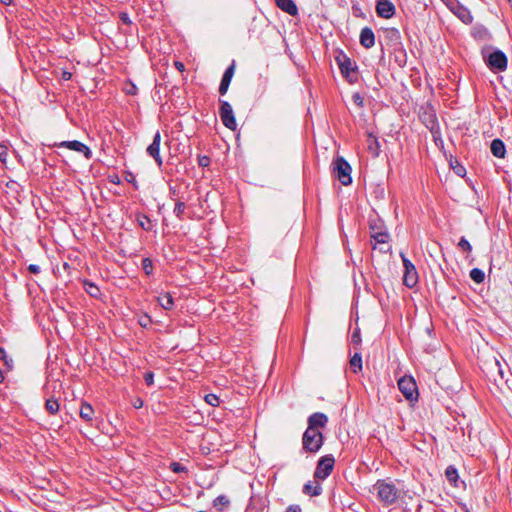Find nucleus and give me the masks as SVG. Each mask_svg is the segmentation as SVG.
<instances>
[{
    "label": "nucleus",
    "instance_id": "obj_38",
    "mask_svg": "<svg viewBox=\"0 0 512 512\" xmlns=\"http://www.w3.org/2000/svg\"><path fill=\"white\" fill-rule=\"evenodd\" d=\"M170 469L175 473H180V472L186 471V468L179 462H172L170 464Z\"/></svg>",
    "mask_w": 512,
    "mask_h": 512
},
{
    "label": "nucleus",
    "instance_id": "obj_39",
    "mask_svg": "<svg viewBox=\"0 0 512 512\" xmlns=\"http://www.w3.org/2000/svg\"><path fill=\"white\" fill-rule=\"evenodd\" d=\"M144 380L148 386L153 385L154 383V374L152 372H146L144 374Z\"/></svg>",
    "mask_w": 512,
    "mask_h": 512
},
{
    "label": "nucleus",
    "instance_id": "obj_48",
    "mask_svg": "<svg viewBox=\"0 0 512 512\" xmlns=\"http://www.w3.org/2000/svg\"><path fill=\"white\" fill-rule=\"evenodd\" d=\"M136 90H137L136 86L131 84L130 88L127 89L126 91H127L128 94H132L133 95V94L136 93Z\"/></svg>",
    "mask_w": 512,
    "mask_h": 512
},
{
    "label": "nucleus",
    "instance_id": "obj_23",
    "mask_svg": "<svg viewBox=\"0 0 512 512\" xmlns=\"http://www.w3.org/2000/svg\"><path fill=\"white\" fill-rule=\"evenodd\" d=\"M94 409L88 403H83L80 408V417L85 421H91L93 419Z\"/></svg>",
    "mask_w": 512,
    "mask_h": 512
},
{
    "label": "nucleus",
    "instance_id": "obj_27",
    "mask_svg": "<svg viewBox=\"0 0 512 512\" xmlns=\"http://www.w3.org/2000/svg\"><path fill=\"white\" fill-rule=\"evenodd\" d=\"M470 277L471 279L476 282V283H482L485 279V274L484 272L479 269V268H473L471 271H470Z\"/></svg>",
    "mask_w": 512,
    "mask_h": 512
},
{
    "label": "nucleus",
    "instance_id": "obj_10",
    "mask_svg": "<svg viewBox=\"0 0 512 512\" xmlns=\"http://www.w3.org/2000/svg\"><path fill=\"white\" fill-rule=\"evenodd\" d=\"M58 147H65L70 150L82 153L85 158L90 159L92 157V152L88 146H86L84 143L73 140V141H63L59 144H56Z\"/></svg>",
    "mask_w": 512,
    "mask_h": 512
},
{
    "label": "nucleus",
    "instance_id": "obj_26",
    "mask_svg": "<svg viewBox=\"0 0 512 512\" xmlns=\"http://www.w3.org/2000/svg\"><path fill=\"white\" fill-rule=\"evenodd\" d=\"M445 476L450 483L455 484L458 480L457 469L453 466H448L445 470Z\"/></svg>",
    "mask_w": 512,
    "mask_h": 512
},
{
    "label": "nucleus",
    "instance_id": "obj_5",
    "mask_svg": "<svg viewBox=\"0 0 512 512\" xmlns=\"http://www.w3.org/2000/svg\"><path fill=\"white\" fill-rule=\"evenodd\" d=\"M219 102H220L219 115L222 120V123L228 129L236 130L237 123H236V119L234 116L232 106L225 100L220 99Z\"/></svg>",
    "mask_w": 512,
    "mask_h": 512
},
{
    "label": "nucleus",
    "instance_id": "obj_17",
    "mask_svg": "<svg viewBox=\"0 0 512 512\" xmlns=\"http://www.w3.org/2000/svg\"><path fill=\"white\" fill-rule=\"evenodd\" d=\"M367 149L373 157H377L380 153L379 141L372 133H368L367 135Z\"/></svg>",
    "mask_w": 512,
    "mask_h": 512
},
{
    "label": "nucleus",
    "instance_id": "obj_45",
    "mask_svg": "<svg viewBox=\"0 0 512 512\" xmlns=\"http://www.w3.org/2000/svg\"><path fill=\"white\" fill-rule=\"evenodd\" d=\"M174 66H175V68H176L178 71H180V72H183V71L185 70V66H184V64H183L182 62H180V61H176V62L174 63Z\"/></svg>",
    "mask_w": 512,
    "mask_h": 512
},
{
    "label": "nucleus",
    "instance_id": "obj_34",
    "mask_svg": "<svg viewBox=\"0 0 512 512\" xmlns=\"http://www.w3.org/2000/svg\"><path fill=\"white\" fill-rule=\"evenodd\" d=\"M142 267L147 275L152 273L153 265H152V261L150 259H148V258L143 259Z\"/></svg>",
    "mask_w": 512,
    "mask_h": 512
},
{
    "label": "nucleus",
    "instance_id": "obj_29",
    "mask_svg": "<svg viewBox=\"0 0 512 512\" xmlns=\"http://www.w3.org/2000/svg\"><path fill=\"white\" fill-rule=\"evenodd\" d=\"M0 360H3L4 361V364L7 368V370H12L13 369V366H14V362L11 358H9L7 355H6V352L5 350L0 347Z\"/></svg>",
    "mask_w": 512,
    "mask_h": 512
},
{
    "label": "nucleus",
    "instance_id": "obj_49",
    "mask_svg": "<svg viewBox=\"0 0 512 512\" xmlns=\"http://www.w3.org/2000/svg\"><path fill=\"white\" fill-rule=\"evenodd\" d=\"M0 2L4 5H10L12 0H0Z\"/></svg>",
    "mask_w": 512,
    "mask_h": 512
},
{
    "label": "nucleus",
    "instance_id": "obj_36",
    "mask_svg": "<svg viewBox=\"0 0 512 512\" xmlns=\"http://www.w3.org/2000/svg\"><path fill=\"white\" fill-rule=\"evenodd\" d=\"M139 224L146 231H149L151 229V221L147 216H142L139 219Z\"/></svg>",
    "mask_w": 512,
    "mask_h": 512
},
{
    "label": "nucleus",
    "instance_id": "obj_11",
    "mask_svg": "<svg viewBox=\"0 0 512 512\" xmlns=\"http://www.w3.org/2000/svg\"><path fill=\"white\" fill-rule=\"evenodd\" d=\"M160 143H161V135L160 132L157 131L153 137L152 143L147 147V153L151 156L158 166H161L163 161L160 155Z\"/></svg>",
    "mask_w": 512,
    "mask_h": 512
},
{
    "label": "nucleus",
    "instance_id": "obj_51",
    "mask_svg": "<svg viewBox=\"0 0 512 512\" xmlns=\"http://www.w3.org/2000/svg\"><path fill=\"white\" fill-rule=\"evenodd\" d=\"M464 171V168L462 166H460L457 170H456V173L458 175H460L462 172Z\"/></svg>",
    "mask_w": 512,
    "mask_h": 512
},
{
    "label": "nucleus",
    "instance_id": "obj_42",
    "mask_svg": "<svg viewBox=\"0 0 512 512\" xmlns=\"http://www.w3.org/2000/svg\"><path fill=\"white\" fill-rule=\"evenodd\" d=\"M28 270H29V272H31L33 274H38L41 271L40 267L38 265H36V264H30L28 266Z\"/></svg>",
    "mask_w": 512,
    "mask_h": 512
},
{
    "label": "nucleus",
    "instance_id": "obj_33",
    "mask_svg": "<svg viewBox=\"0 0 512 512\" xmlns=\"http://www.w3.org/2000/svg\"><path fill=\"white\" fill-rule=\"evenodd\" d=\"M8 156V147L5 144H0V161L6 164Z\"/></svg>",
    "mask_w": 512,
    "mask_h": 512
},
{
    "label": "nucleus",
    "instance_id": "obj_8",
    "mask_svg": "<svg viewBox=\"0 0 512 512\" xmlns=\"http://www.w3.org/2000/svg\"><path fill=\"white\" fill-rule=\"evenodd\" d=\"M398 388L408 400L416 399L417 387L412 377L404 376L399 379Z\"/></svg>",
    "mask_w": 512,
    "mask_h": 512
},
{
    "label": "nucleus",
    "instance_id": "obj_3",
    "mask_svg": "<svg viewBox=\"0 0 512 512\" xmlns=\"http://www.w3.org/2000/svg\"><path fill=\"white\" fill-rule=\"evenodd\" d=\"M303 449L306 452L316 453L323 445V435L320 430L307 428L302 437Z\"/></svg>",
    "mask_w": 512,
    "mask_h": 512
},
{
    "label": "nucleus",
    "instance_id": "obj_40",
    "mask_svg": "<svg viewBox=\"0 0 512 512\" xmlns=\"http://www.w3.org/2000/svg\"><path fill=\"white\" fill-rule=\"evenodd\" d=\"M285 512H302V509L299 505H289Z\"/></svg>",
    "mask_w": 512,
    "mask_h": 512
},
{
    "label": "nucleus",
    "instance_id": "obj_50",
    "mask_svg": "<svg viewBox=\"0 0 512 512\" xmlns=\"http://www.w3.org/2000/svg\"><path fill=\"white\" fill-rule=\"evenodd\" d=\"M63 78H64V79H66V80H68V79H70V78H71V74H70V73H68V72H65V73H64V75H63Z\"/></svg>",
    "mask_w": 512,
    "mask_h": 512
},
{
    "label": "nucleus",
    "instance_id": "obj_19",
    "mask_svg": "<svg viewBox=\"0 0 512 512\" xmlns=\"http://www.w3.org/2000/svg\"><path fill=\"white\" fill-rule=\"evenodd\" d=\"M157 301L159 305L165 310H171L174 306V300L169 292H162L159 294Z\"/></svg>",
    "mask_w": 512,
    "mask_h": 512
},
{
    "label": "nucleus",
    "instance_id": "obj_14",
    "mask_svg": "<svg viewBox=\"0 0 512 512\" xmlns=\"http://www.w3.org/2000/svg\"><path fill=\"white\" fill-rule=\"evenodd\" d=\"M360 44L367 49L375 45V35L371 28L365 27L361 30Z\"/></svg>",
    "mask_w": 512,
    "mask_h": 512
},
{
    "label": "nucleus",
    "instance_id": "obj_47",
    "mask_svg": "<svg viewBox=\"0 0 512 512\" xmlns=\"http://www.w3.org/2000/svg\"><path fill=\"white\" fill-rule=\"evenodd\" d=\"M209 164V158L204 156L199 159V165L200 166H207Z\"/></svg>",
    "mask_w": 512,
    "mask_h": 512
},
{
    "label": "nucleus",
    "instance_id": "obj_30",
    "mask_svg": "<svg viewBox=\"0 0 512 512\" xmlns=\"http://www.w3.org/2000/svg\"><path fill=\"white\" fill-rule=\"evenodd\" d=\"M204 399L207 404L213 407L218 406L220 403L219 397L212 393L205 395Z\"/></svg>",
    "mask_w": 512,
    "mask_h": 512
},
{
    "label": "nucleus",
    "instance_id": "obj_46",
    "mask_svg": "<svg viewBox=\"0 0 512 512\" xmlns=\"http://www.w3.org/2000/svg\"><path fill=\"white\" fill-rule=\"evenodd\" d=\"M151 322L148 316H145L143 319L139 321L140 325L146 327Z\"/></svg>",
    "mask_w": 512,
    "mask_h": 512
},
{
    "label": "nucleus",
    "instance_id": "obj_6",
    "mask_svg": "<svg viewBox=\"0 0 512 512\" xmlns=\"http://www.w3.org/2000/svg\"><path fill=\"white\" fill-rule=\"evenodd\" d=\"M334 457L332 455H326L319 459L317 467L314 472V477L318 479H326L334 468Z\"/></svg>",
    "mask_w": 512,
    "mask_h": 512
},
{
    "label": "nucleus",
    "instance_id": "obj_28",
    "mask_svg": "<svg viewBox=\"0 0 512 512\" xmlns=\"http://www.w3.org/2000/svg\"><path fill=\"white\" fill-rule=\"evenodd\" d=\"M84 287H85L86 292L90 296L96 298V297H98L100 295V290H99V288L95 284H93L91 282H85L84 283Z\"/></svg>",
    "mask_w": 512,
    "mask_h": 512
},
{
    "label": "nucleus",
    "instance_id": "obj_7",
    "mask_svg": "<svg viewBox=\"0 0 512 512\" xmlns=\"http://www.w3.org/2000/svg\"><path fill=\"white\" fill-rule=\"evenodd\" d=\"M339 68L343 76L350 82L353 83L357 80L356 70L357 66L350 58L343 55L342 59L338 58Z\"/></svg>",
    "mask_w": 512,
    "mask_h": 512
},
{
    "label": "nucleus",
    "instance_id": "obj_12",
    "mask_svg": "<svg viewBox=\"0 0 512 512\" xmlns=\"http://www.w3.org/2000/svg\"><path fill=\"white\" fill-rule=\"evenodd\" d=\"M376 12L378 16L390 19L395 14V6L390 0H378L376 3Z\"/></svg>",
    "mask_w": 512,
    "mask_h": 512
},
{
    "label": "nucleus",
    "instance_id": "obj_43",
    "mask_svg": "<svg viewBox=\"0 0 512 512\" xmlns=\"http://www.w3.org/2000/svg\"><path fill=\"white\" fill-rule=\"evenodd\" d=\"M133 406L136 408V409H139L143 406V400L141 398H136L134 401H133Z\"/></svg>",
    "mask_w": 512,
    "mask_h": 512
},
{
    "label": "nucleus",
    "instance_id": "obj_21",
    "mask_svg": "<svg viewBox=\"0 0 512 512\" xmlns=\"http://www.w3.org/2000/svg\"><path fill=\"white\" fill-rule=\"evenodd\" d=\"M322 492V487L319 483L308 482L303 487V493L310 496H318Z\"/></svg>",
    "mask_w": 512,
    "mask_h": 512
},
{
    "label": "nucleus",
    "instance_id": "obj_31",
    "mask_svg": "<svg viewBox=\"0 0 512 512\" xmlns=\"http://www.w3.org/2000/svg\"><path fill=\"white\" fill-rule=\"evenodd\" d=\"M351 343L355 346H358L360 345L361 343V334H360V329L359 328H355L354 331L352 332L351 334Z\"/></svg>",
    "mask_w": 512,
    "mask_h": 512
},
{
    "label": "nucleus",
    "instance_id": "obj_2",
    "mask_svg": "<svg viewBox=\"0 0 512 512\" xmlns=\"http://www.w3.org/2000/svg\"><path fill=\"white\" fill-rule=\"evenodd\" d=\"M332 169L334 176L341 182L342 185L347 186L352 183V168L342 156H337L333 160Z\"/></svg>",
    "mask_w": 512,
    "mask_h": 512
},
{
    "label": "nucleus",
    "instance_id": "obj_18",
    "mask_svg": "<svg viewBox=\"0 0 512 512\" xmlns=\"http://www.w3.org/2000/svg\"><path fill=\"white\" fill-rule=\"evenodd\" d=\"M491 153L497 158H504L506 153V148L502 140L494 139L491 142Z\"/></svg>",
    "mask_w": 512,
    "mask_h": 512
},
{
    "label": "nucleus",
    "instance_id": "obj_20",
    "mask_svg": "<svg viewBox=\"0 0 512 512\" xmlns=\"http://www.w3.org/2000/svg\"><path fill=\"white\" fill-rule=\"evenodd\" d=\"M230 505V500L227 496L225 495H219L218 497H216L213 501V506L214 508L219 511V512H223L225 511L226 509H228Z\"/></svg>",
    "mask_w": 512,
    "mask_h": 512
},
{
    "label": "nucleus",
    "instance_id": "obj_15",
    "mask_svg": "<svg viewBox=\"0 0 512 512\" xmlns=\"http://www.w3.org/2000/svg\"><path fill=\"white\" fill-rule=\"evenodd\" d=\"M234 69H235V66H234V63H233L224 72L223 77L221 79L220 86H219V92H220L221 95H224L227 92V90L229 88V85H230V82H231V79H232V77L234 75Z\"/></svg>",
    "mask_w": 512,
    "mask_h": 512
},
{
    "label": "nucleus",
    "instance_id": "obj_22",
    "mask_svg": "<svg viewBox=\"0 0 512 512\" xmlns=\"http://www.w3.org/2000/svg\"><path fill=\"white\" fill-rule=\"evenodd\" d=\"M374 243L372 244L373 249H376L378 244H387L389 240V234L385 231L376 232L371 235Z\"/></svg>",
    "mask_w": 512,
    "mask_h": 512
},
{
    "label": "nucleus",
    "instance_id": "obj_1",
    "mask_svg": "<svg viewBox=\"0 0 512 512\" xmlns=\"http://www.w3.org/2000/svg\"><path fill=\"white\" fill-rule=\"evenodd\" d=\"M373 489L376 491L378 499L385 505L395 503L402 495V490L397 488L394 483L386 480H378Z\"/></svg>",
    "mask_w": 512,
    "mask_h": 512
},
{
    "label": "nucleus",
    "instance_id": "obj_32",
    "mask_svg": "<svg viewBox=\"0 0 512 512\" xmlns=\"http://www.w3.org/2000/svg\"><path fill=\"white\" fill-rule=\"evenodd\" d=\"M186 209V205L184 202H177L176 205H175V208H174V214L178 217V218H181L184 211Z\"/></svg>",
    "mask_w": 512,
    "mask_h": 512
},
{
    "label": "nucleus",
    "instance_id": "obj_13",
    "mask_svg": "<svg viewBox=\"0 0 512 512\" xmlns=\"http://www.w3.org/2000/svg\"><path fill=\"white\" fill-rule=\"evenodd\" d=\"M327 422H328L327 416L323 413L317 412V413L312 414L308 418V427L307 428L320 430L321 428L325 427Z\"/></svg>",
    "mask_w": 512,
    "mask_h": 512
},
{
    "label": "nucleus",
    "instance_id": "obj_52",
    "mask_svg": "<svg viewBox=\"0 0 512 512\" xmlns=\"http://www.w3.org/2000/svg\"><path fill=\"white\" fill-rule=\"evenodd\" d=\"M3 381H4V375H3L2 370L0 369V383H2Z\"/></svg>",
    "mask_w": 512,
    "mask_h": 512
},
{
    "label": "nucleus",
    "instance_id": "obj_44",
    "mask_svg": "<svg viewBox=\"0 0 512 512\" xmlns=\"http://www.w3.org/2000/svg\"><path fill=\"white\" fill-rule=\"evenodd\" d=\"M120 19H121L125 24H130V23H131L129 16H128V14H126V13H121V14H120Z\"/></svg>",
    "mask_w": 512,
    "mask_h": 512
},
{
    "label": "nucleus",
    "instance_id": "obj_9",
    "mask_svg": "<svg viewBox=\"0 0 512 512\" xmlns=\"http://www.w3.org/2000/svg\"><path fill=\"white\" fill-rule=\"evenodd\" d=\"M487 65L491 70L504 71L507 68V57L502 51L496 50L488 56Z\"/></svg>",
    "mask_w": 512,
    "mask_h": 512
},
{
    "label": "nucleus",
    "instance_id": "obj_37",
    "mask_svg": "<svg viewBox=\"0 0 512 512\" xmlns=\"http://www.w3.org/2000/svg\"><path fill=\"white\" fill-rule=\"evenodd\" d=\"M461 11L459 12L458 16L462 19L463 22L468 23L471 22L472 16L469 14V12L466 9L461 8Z\"/></svg>",
    "mask_w": 512,
    "mask_h": 512
},
{
    "label": "nucleus",
    "instance_id": "obj_16",
    "mask_svg": "<svg viewBox=\"0 0 512 512\" xmlns=\"http://www.w3.org/2000/svg\"><path fill=\"white\" fill-rule=\"evenodd\" d=\"M276 5L291 16L298 14V8L293 0H275Z\"/></svg>",
    "mask_w": 512,
    "mask_h": 512
},
{
    "label": "nucleus",
    "instance_id": "obj_25",
    "mask_svg": "<svg viewBox=\"0 0 512 512\" xmlns=\"http://www.w3.org/2000/svg\"><path fill=\"white\" fill-rule=\"evenodd\" d=\"M59 403L55 398H49L46 400L45 408L50 414H56L59 411Z\"/></svg>",
    "mask_w": 512,
    "mask_h": 512
},
{
    "label": "nucleus",
    "instance_id": "obj_35",
    "mask_svg": "<svg viewBox=\"0 0 512 512\" xmlns=\"http://www.w3.org/2000/svg\"><path fill=\"white\" fill-rule=\"evenodd\" d=\"M458 246L463 250V251H467V252H471L472 250V246L471 244L469 243V241L467 239H465L464 237H462L458 243Z\"/></svg>",
    "mask_w": 512,
    "mask_h": 512
},
{
    "label": "nucleus",
    "instance_id": "obj_24",
    "mask_svg": "<svg viewBox=\"0 0 512 512\" xmlns=\"http://www.w3.org/2000/svg\"><path fill=\"white\" fill-rule=\"evenodd\" d=\"M350 366L354 373L361 371L362 369V357L359 353H355L350 359Z\"/></svg>",
    "mask_w": 512,
    "mask_h": 512
},
{
    "label": "nucleus",
    "instance_id": "obj_4",
    "mask_svg": "<svg viewBox=\"0 0 512 512\" xmlns=\"http://www.w3.org/2000/svg\"><path fill=\"white\" fill-rule=\"evenodd\" d=\"M400 257L402 259L403 266H404V277H403L404 284L407 287L412 288L418 282L417 270H416L414 264L408 258H406L404 253H400Z\"/></svg>",
    "mask_w": 512,
    "mask_h": 512
},
{
    "label": "nucleus",
    "instance_id": "obj_41",
    "mask_svg": "<svg viewBox=\"0 0 512 512\" xmlns=\"http://www.w3.org/2000/svg\"><path fill=\"white\" fill-rule=\"evenodd\" d=\"M353 101L358 105V106H362L363 105V98L361 97V95L359 93H355L353 95Z\"/></svg>",
    "mask_w": 512,
    "mask_h": 512
}]
</instances>
